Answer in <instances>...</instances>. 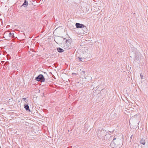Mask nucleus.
I'll return each mask as SVG.
<instances>
[{
    "mask_svg": "<svg viewBox=\"0 0 148 148\" xmlns=\"http://www.w3.org/2000/svg\"><path fill=\"white\" fill-rule=\"evenodd\" d=\"M123 144V141L122 139L114 136L110 144V146L112 148H120Z\"/></svg>",
    "mask_w": 148,
    "mask_h": 148,
    "instance_id": "1",
    "label": "nucleus"
},
{
    "mask_svg": "<svg viewBox=\"0 0 148 148\" xmlns=\"http://www.w3.org/2000/svg\"><path fill=\"white\" fill-rule=\"evenodd\" d=\"M106 130L102 129H99L97 134V136L100 139H103V137L106 134Z\"/></svg>",
    "mask_w": 148,
    "mask_h": 148,
    "instance_id": "2",
    "label": "nucleus"
},
{
    "mask_svg": "<svg viewBox=\"0 0 148 148\" xmlns=\"http://www.w3.org/2000/svg\"><path fill=\"white\" fill-rule=\"evenodd\" d=\"M35 80L37 81L42 82L45 81V78L43 75L40 74L35 77Z\"/></svg>",
    "mask_w": 148,
    "mask_h": 148,
    "instance_id": "3",
    "label": "nucleus"
},
{
    "mask_svg": "<svg viewBox=\"0 0 148 148\" xmlns=\"http://www.w3.org/2000/svg\"><path fill=\"white\" fill-rule=\"evenodd\" d=\"M113 136H111L110 134H106V135L103 137V139L104 140L108 141L111 140L114 138Z\"/></svg>",
    "mask_w": 148,
    "mask_h": 148,
    "instance_id": "4",
    "label": "nucleus"
},
{
    "mask_svg": "<svg viewBox=\"0 0 148 148\" xmlns=\"http://www.w3.org/2000/svg\"><path fill=\"white\" fill-rule=\"evenodd\" d=\"M88 54L85 53L84 54V56L83 57V58H82V57H78L77 58L78 60H79V62H84L83 61V60H84L85 59H87V58H89L90 57V54L88 55Z\"/></svg>",
    "mask_w": 148,
    "mask_h": 148,
    "instance_id": "5",
    "label": "nucleus"
},
{
    "mask_svg": "<svg viewBox=\"0 0 148 148\" xmlns=\"http://www.w3.org/2000/svg\"><path fill=\"white\" fill-rule=\"evenodd\" d=\"M75 25L77 28L83 29V27H84V25L80 24L79 23H76Z\"/></svg>",
    "mask_w": 148,
    "mask_h": 148,
    "instance_id": "6",
    "label": "nucleus"
},
{
    "mask_svg": "<svg viewBox=\"0 0 148 148\" xmlns=\"http://www.w3.org/2000/svg\"><path fill=\"white\" fill-rule=\"evenodd\" d=\"M28 5V1L27 0H25L24 1V2L22 4V5L20 7V8L21 9L23 7H24L25 8H26L27 7Z\"/></svg>",
    "mask_w": 148,
    "mask_h": 148,
    "instance_id": "7",
    "label": "nucleus"
},
{
    "mask_svg": "<svg viewBox=\"0 0 148 148\" xmlns=\"http://www.w3.org/2000/svg\"><path fill=\"white\" fill-rule=\"evenodd\" d=\"M106 90L105 89H103L101 90L99 94L104 97L106 95Z\"/></svg>",
    "mask_w": 148,
    "mask_h": 148,
    "instance_id": "8",
    "label": "nucleus"
},
{
    "mask_svg": "<svg viewBox=\"0 0 148 148\" xmlns=\"http://www.w3.org/2000/svg\"><path fill=\"white\" fill-rule=\"evenodd\" d=\"M63 39V40H64L66 39V38H64L63 36L60 37L59 36H57L56 38V40L59 42V43H61L62 42V39L61 38Z\"/></svg>",
    "mask_w": 148,
    "mask_h": 148,
    "instance_id": "9",
    "label": "nucleus"
},
{
    "mask_svg": "<svg viewBox=\"0 0 148 148\" xmlns=\"http://www.w3.org/2000/svg\"><path fill=\"white\" fill-rule=\"evenodd\" d=\"M6 34H7L10 38H12L14 37V34L12 32H6Z\"/></svg>",
    "mask_w": 148,
    "mask_h": 148,
    "instance_id": "10",
    "label": "nucleus"
},
{
    "mask_svg": "<svg viewBox=\"0 0 148 148\" xmlns=\"http://www.w3.org/2000/svg\"><path fill=\"white\" fill-rule=\"evenodd\" d=\"M71 39H66L65 41V44L68 46L69 48H70L69 46L71 45Z\"/></svg>",
    "mask_w": 148,
    "mask_h": 148,
    "instance_id": "11",
    "label": "nucleus"
},
{
    "mask_svg": "<svg viewBox=\"0 0 148 148\" xmlns=\"http://www.w3.org/2000/svg\"><path fill=\"white\" fill-rule=\"evenodd\" d=\"M24 108L25 109L26 111L28 112H31V110L29 108V106L28 105V104H24Z\"/></svg>",
    "mask_w": 148,
    "mask_h": 148,
    "instance_id": "12",
    "label": "nucleus"
},
{
    "mask_svg": "<svg viewBox=\"0 0 148 148\" xmlns=\"http://www.w3.org/2000/svg\"><path fill=\"white\" fill-rule=\"evenodd\" d=\"M56 50L58 52L60 53H62L64 51L60 47L57 48Z\"/></svg>",
    "mask_w": 148,
    "mask_h": 148,
    "instance_id": "13",
    "label": "nucleus"
},
{
    "mask_svg": "<svg viewBox=\"0 0 148 148\" xmlns=\"http://www.w3.org/2000/svg\"><path fill=\"white\" fill-rule=\"evenodd\" d=\"M140 143L143 145H145V139H144L143 138L140 140Z\"/></svg>",
    "mask_w": 148,
    "mask_h": 148,
    "instance_id": "14",
    "label": "nucleus"
},
{
    "mask_svg": "<svg viewBox=\"0 0 148 148\" xmlns=\"http://www.w3.org/2000/svg\"><path fill=\"white\" fill-rule=\"evenodd\" d=\"M135 60H136V62H139V56H138V55H135Z\"/></svg>",
    "mask_w": 148,
    "mask_h": 148,
    "instance_id": "15",
    "label": "nucleus"
},
{
    "mask_svg": "<svg viewBox=\"0 0 148 148\" xmlns=\"http://www.w3.org/2000/svg\"><path fill=\"white\" fill-rule=\"evenodd\" d=\"M83 30L84 31V32H86V31H87V29L86 27L84 25V27L83 28Z\"/></svg>",
    "mask_w": 148,
    "mask_h": 148,
    "instance_id": "16",
    "label": "nucleus"
},
{
    "mask_svg": "<svg viewBox=\"0 0 148 148\" xmlns=\"http://www.w3.org/2000/svg\"><path fill=\"white\" fill-rule=\"evenodd\" d=\"M74 27H75L74 26H72L70 27L69 28H70V29L72 30H73L74 29H75V28Z\"/></svg>",
    "mask_w": 148,
    "mask_h": 148,
    "instance_id": "17",
    "label": "nucleus"
},
{
    "mask_svg": "<svg viewBox=\"0 0 148 148\" xmlns=\"http://www.w3.org/2000/svg\"><path fill=\"white\" fill-rule=\"evenodd\" d=\"M81 75H84L85 73V71H82L81 72Z\"/></svg>",
    "mask_w": 148,
    "mask_h": 148,
    "instance_id": "18",
    "label": "nucleus"
},
{
    "mask_svg": "<svg viewBox=\"0 0 148 148\" xmlns=\"http://www.w3.org/2000/svg\"><path fill=\"white\" fill-rule=\"evenodd\" d=\"M140 77L141 79H143V76L142 73H141L140 74Z\"/></svg>",
    "mask_w": 148,
    "mask_h": 148,
    "instance_id": "19",
    "label": "nucleus"
},
{
    "mask_svg": "<svg viewBox=\"0 0 148 148\" xmlns=\"http://www.w3.org/2000/svg\"><path fill=\"white\" fill-rule=\"evenodd\" d=\"M77 74L76 73H72V75H76Z\"/></svg>",
    "mask_w": 148,
    "mask_h": 148,
    "instance_id": "20",
    "label": "nucleus"
},
{
    "mask_svg": "<svg viewBox=\"0 0 148 148\" xmlns=\"http://www.w3.org/2000/svg\"><path fill=\"white\" fill-rule=\"evenodd\" d=\"M26 98H23L22 99V100H23L24 101H25L26 100Z\"/></svg>",
    "mask_w": 148,
    "mask_h": 148,
    "instance_id": "21",
    "label": "nucleus"
},
{
    "mask_svg": "<svg viewBox=\"0 0 148 148\" xmlns=\"http://www.w3.org/2000/svg\"><path fill=\"white\" fill-rule=\"evenodd\" d=\"M84 75V78H85L86 79V75L84 74V75Z\"/></svg>",
    "mask_w": 148,
    "mask_h": 148,
    "instance_id": "22",
    "label": "nucleus"
},
{
    "mask_svg": "<svg viewBox=\"0 0 148 148\" xmlns=\"http://www.w3.org/2000/svg\"><path fill=\"white\" fill-rule=\"evenodd\" d=\"M132 136L133 135H132L131 137H130V138L131 139H132Z\"/></svg>",
    "mask_w": 148,
    "mask_h": 148,
    "instance_id": "23",
    "label": "nucleus"
},
{
    "mask_svg": "<svg viewBox=\"0 0 148 148\" xmlns=\"http://www.w3.org/2000/svg\"><path fill=\"white\" fill-rule=\"evenodd\" d=\"M40 108L39 107H37V109H40Z\"/></svg>",
    "mask_w": 148,
    "mask_h": 148,
    "instance_id": "24",
    "label": "nucleus"
},
{
    "mask_svg": "<svg viewBox=\"0 0 148 148\" xmlns=\"http://www.w3.org/2000/svg\"><path fill=\"white\" fill-rule=\"evenodd\" d=\"M44 73L45 74H47V73L46 72H44Z\"/></svg>",
    "mask_w": 148,
    "mask_h": 148,
    "instance_id": "25",
    "label": "nucleus"
},
{
    "mask_svg": "<svg viewBox=\"0 0 148 148\" xmlns=\"http://www.w3.org/2000/svg\"><path fill=\"white\" fill-rule=\"evenodd\" d=\"M43 95L44 96H44V93H43Z\"/></svg>",
    "mask_w": 148,
    "mask_h": 148,
    "instance_id": "26",
    "label": "nucleus"
},
{
    "mask_svg": "<svg viewBox=\"0 0 148 148\" xmlns=\"http://www.w3.org/2000/svg\"><path fill=\"white\" fill-rule=\"evenodd\" d=\"M54 40H55V41H56V42H57V43H58V42H56V40H55V39H54Z\"/></svg>",
    "mask_w": 148,
    "mask_h": 148,
    "instance_id": "27",
    "label": "nucleus"
},
{
    "mask_svg": "<svg viewBox=\"0 0 148 148\" xmlns=\"http://www.w3.org/2000/svg\"><path fill=\"white\" fill-rule=\"evenodd\" d=\"M39 91V92H40V90H39V91Z\"/></svg>",
    "mask_w": 148,
    "mask_h": 148,
    "instance_id": "28",
    "label": "nucleus"
}]
</instances>
